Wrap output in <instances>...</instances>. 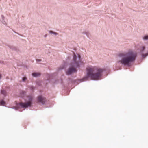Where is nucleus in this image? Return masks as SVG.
Listing matches in <instances>:
<instances>
[{
	"instance_id": "obj_12",
	"label": "nucleus",
	"mask_w": 148,
	"mask_h": 148,
	"mask_svg": "<svg viewBox=\"0 0 148 148\" xmlns=\"http://www.w3.org/2000/svg\"><path fill=\"white\" fill-rule=\"evenodd\" d=\"M148 55V53H147L145 54H143L142 56L143 58H144Z\"/></svg>"
},
{
	"instance_id": "obj_19",
	"label": "nucleus",
	"mask_w": 148,
	"mask_h": 148,
	"mask_svg": "<svg viewBox=\"0 0 148 148\" xmlns=\"http://www.w3.org/2000/svg\"><path fill=\"white\" fill-rule=\"evenodd\" d=\"M31 88H32V89H33V87H31Z\"/></svg>"
},
{
	"instance_id": "obj_15",
	"label": "nucleus",
	"mask_w": 148,
	"mask_h": 148,
	"mask_svg": "<svg viewBox=\"0 0 148 148\" xmlns=\"http://www.w3.org/2000/svg\"><path fill=\"white\" fill-rule=\"evenodd\" d=\"M44 36L45 37H46L47 36V35L45 34Z\"/></svg>"
},
{
	"instance_id": "obj_6",
	"label": "nucleus",
	"mask_w": 148,
	"mask_h": 148,
	"mask_svg": "<svg viewBox=\"0 0 148 148\" xmlns=\"http://www.w3.org/2000/svg\"><path fill=\"white\" fill-rule=\"evenodd\" d=\"M40 74L39 73H34L32 74V75L34 77H37L39 76Z\"/></svg>"
},
{
	"instance_id": "obj_11",
	"label": "nucleus",
	"mask_w": 148,
	"mask_h": 148,
	"mask_svg": "<svg viewBox=\"0 0 148 148\" xmlns=\"http://www.w3.org/2000/svg\"><path fill=\"white\" fill-rule=\"evenodd\" d=\"M143 39L145 40L148 39V36H145L143 37Z\"/></svg>"
},
{
	"instance_id": "obj_3",
	"label": "nucleus",
	"mask_w": 148,
	"mask_h": 148,
	"mask_svg": "<svg viewBox=\"0 0 148 148\" xmlns=\"http://www.w3.org/2000/svg\"><path fill=\"white\" fill-rule=\"evenodd\" d=\"M77 56L74 53V56L73 58V63L71 64V67L69 68L67 71L66 73L67 75H69L74 73L77 71V68L79 66V64L76 61Z\"/></svg>"
},
{
	"instance_id": "obj_13",
	"label": "nucleus",
	"mask_w": 148,
	"mask_h": 148,
	"mask_svg": "<svg viewBox=\"0 0 148 148\" xmlns=\"http://www.w3.org/2000/svg\"><path fill=\"white\" fill-rule=\"evenodd\" d=\"M26 79V77H24L23 78V81H25Z\"/></svg>"
},
{
	"instance_id": "obj_17",
	"label": "nucleus",
	"mask_w": 148,
	"mask_h": 148,
	"mask_svg": "<svg viewBox=\"0 0 148 148\" xmlns=\"http://www.w3.org/2000/svg\"><path fill=\"white\" fill-rule=\"evenodd\" d=\"M1 74H0V78H1Z\"/></svg>"
},
{
	"instance_id": "obj_10",
	"label": "nucleus",
	"mask_w": 148,
	"mask_h": 148,
	"mask_svg": "<svg viewBox=\"0 0 148 148\" xmlns=\"http://www.w3.org/2000/svg\"><path fill=\"white\" fill-rule=\"evenodd\" d=\"M1 93L4 95H5L6 94V92L5 90H2L1 91Z\"/></svg>"
},
{
	"instance_id": "obj_18",
	"label": "nucleus",
	"mask_w": 148,
	"mask_h": 148,
	"mask_svg": "<svg viewBox=\"0 0 148 148\" xmlns=\"http://www.w3.org/2000/svg\"><path fill=\"white\" fill-rule=\"evenodd\" d=\"M38 60L39 61H40V60Z\"/></svg>"
},
{
	"instance_id": "obj_7",
	"label": "nucleus",
	"mask_w": 148,
	"mask_h": 148,
	"mask_svg": "<svg viewBox=\"0 0 148 148\" xmlns=\"http://www.w3.org/2000/svg\"><path fill=\"white\" fill-rule=\"evenodd\" d=\"M145 47L142 46L140 48V51L141 52H142L145 49Z\"/></svg>"
},
{
	"instance_id": "obj_1",
	"label": "nucleus",
	"mask_w": 148,
	"mask_h": 148,
	"mask_svg": "<svg viewBox=\"0 0 148 148\" xmlns=\"http://www.w3.org/2000/svg\"><path fill=\"white\" fill-rule=\"evenodd\" d=\"M119 57L122 58L119 61L125 65H129L130 63L134 62L137 56V53L132 50H129L127 52L121 53L118 54Z\"/></svg>"
},
{
	"instance_id": "obj_4",
	"label": "nucleus",
	"mask_w": 148,
	"mask_h": 148,
	"mask_svg": "<svg viewBox=\"0 0 148 148\" xmlns=\"http://www.w3.org/2000/svg\"><path fill=\"white\" fill-rule=\"evenodd\" d=\"M27 100L28 101L26 103L21 102L19 103L20 106L23 108H26L31 106L32 102L33 100V97L32 95L27 96Z\"/></svg>"
},
{
	"instance_id": "obj_2",
	"label": "nucleus",
	"mask_w": 148,
	"mask_h": 148,
	"mask_svg": "<svg viewBox=\"0 0 148 148\" xmlns=\"http://www.w3.org/2000/svg\"><path fill=\"white\" fill-rule=\"evenodd\" d=\"M104 70L95 66L88 67L86 68L87 76L92 80L99 79Z\"/></svg>"
},
{
	"instance_id": "obj_16",
	"label": "nucleus",
	"mask_w": 148,
	"mask_h": 148,
	"mask_svg": "<svg viewBox=\"0 0 148 148\" xmlns=\"http://www.w3.org/2000/svg\"><path fill=\"white\" fill-rule=\"evenodd\" d=\"M22 92L23 93V94H24L25 93V92L23 91V92Z\"/></svg>"
},
{
	"instance_id": "obj_9",
	"label": "nucleus",
	"mask_w": 148,
	"mask_h": 148,
	"mask_svg": "<svg viewBox=\"0 0 148 148\" xmlns=\"http://www.w3.org/2000/svg\"><path fill=\"white\" fill-rule=\"evenodd\" d=\"M49 32L51 34H53L56 35L58 34L57 33L55 32H53V31H49Z\"/></svg>"
},
{
	"instance_id": "obj_8",
	"label": "nucleus",
	"mask_w": 148,
	"mask_h": 148,
	"mask_svg": "<svg viewBox=\"0 0 148 148\" xmlns=\"http://www.w3.org/2000/svg\"><path fill=\"white\" fill-rule=\"evenodd\" d=\"M0 103L1 105L4 106L5 104V103L4 101L2 100L1 101Z\"/></svg>"
},
{
	"instance_id": "obj_5",
	"label": "nucleus",
	"mask_w": 148,
	"mask_h": 148,
	"mask_svg": "<svg viewBox=\"0 0 148 148\" xmlns=\"http://www.w3.org/2000/svg\"><path fill=\"white\" fill-rule=\"evenodd\" d=\"M37 101L38 103L44 104L45 101V99L42 96H39L38 97Z\"/></svg>"
},
{
	"instance_id": "obj_14",
	"label": "nucleus",
	"mask_w": 148,
	"mask_h": 148,
	"mask_svg": "<svg viewBox=\"0 0 148 148\" xmlns=\"http://www.w3.org/2000/svg\"><path fill=\"white\" fill-rule=\"evenodd\" d=\"M1 16V18L2 19V20L3 21L4 19V16L3 15H2Z\"/></svg>"
},
{
	"instance_id": "obj_20",
	"label": "nucleus",
	"mask_w": 148,
	"mask_h": 148,
	"mask_svg": "<svg viewBox=\"0 0 148 148\" xmlns=\"http://www.w3.org/2000/svg\"><path fill=\"white\" fill-rule=\"evenodd\" d=\"M80 55H79V58H80Z\"/></svg>"
}]
</instances>
